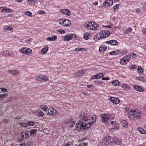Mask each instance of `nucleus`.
Wrapping results in <instances>:
<instances>
[{
    "mask_svg": "<svg viewBox=\"0 0 146 146\" xmlns=\"http://www.w3.org/2000/svg\"><path fill=\"white\" fill-rule=\"evenodd\" d=\"M79 117L80 119L77 122L76 125V129L79 131L83 129H87L95 123L96 119L95 115L88 116L84 112L80 113Z\"/></svg>",
    "mask_w": 146,
    "mask_h": 146,
    "instance_id": "1",
    "label": "nucleus"
},
{
    "mask_svg": "<svg viewBox=\"0 0 146 146\" xmlns=\"http://www.w3.org/2000/svg\"><path fill=\"white\" fill-rule=\"evenodd\" d=\"M141 113L140 111L137 110H131L128 113V117L131 119L139 120L141 117Z\"/></svg>",
    "mask_w": 146,
    "mask_h": 146,
    "instance_id": "2",
    "label": "nucleus"
},
{
    "mask_svg": "<svg viewBox=\"0 0 146 146\" xmlns=\"http://www.w3.org/2000/svg\"><path fill=\"white\" fill-rule=\"evenodd\" d=\"M111 34L108 31L104 30L94 36V39L95 40H98L108 37Z\"/></svg>",
    "mask_w": 146,
    "mask_h": 146,
    "instance_id": "3",
    "label": "nucleus"
},
{
    "mask_svg": "<svg viewBox=\"0 0 146 146\" xmlns=\"http://www.w3.org/2000/svg\"><path fill=\"white\" fill-rule=\"evenodd\" d=\"M59 24L64 26L67 27L71 25L70 21L68 19H62L59 20L58 21Z\"/></svg>",
    "mask_w": 146,
    "mask_h": 146,
    "instance_id": "4",
    "label": "nucleus"
},
{
    "mask_svg": "<svg viewBox=\"0 0 146 146\" xmlns=\"http://www.w3.org/2000/svg\"><path fill=\"white\" fill-rule=\"evenodd\" d=\"M111 115L110 114H104L102 115L101 120L102 122L106 123L108 121L111 119Z\"/></svg>",
    "mask_w": 146,
    "mask_h": 146,
    "instance_id": "5",
    "label": "nucleus"
},
{
    "mask_svg": "<svg viewBox=\"0 0 146 146\" xmlns=\"http://www.w3.org/2000/svg\"><path fill=\"white\" fill-rule=\"evenodd\" d=\"M130 60V56L127 55L125 56L121 60L120 64L121 65H125L128 63Z\"/></svg>",
    "mask_w": 146,
    "mask_h": 146,
    "instance_id": "6",
    "label": "nucleus"
},
{
    "mask_svg": "<svg viewBox=\"0 0 146 146\" xmlns=\"http://www.w3.org/2000/svg\"><path fill=\"white\" fill-rule=\"evenodd\" d=\"M21 53L26 55H29L32 52V50L29 48L25 47L20 50Z\"/></svg>",
    "mask_w": 146,
    "mask_h": 146,
    "instance_id": "7",
    "label": "nucleus"
},
{
    "mask_svg": "<svg viewBox=\"0 0 146 146\" xmlns=\"http://www.w3.org/2000/svg\"><path fill=\"white\" fill-rule=\"evenodd\" d=\"M85 72V70H80L76 72L74 75L77 77H81L84 74Z\"/></svg>",
    "mask_w": 146,
    "mask_h": 146,
    "instance_id": "8",
    "label": "nucleus"
},
{
    "mask_svg": "<svg viewBox=\"0 0 146 146\" xmlns=\"http://www.w3.org/2000/svg\"><path fill=\"white\" fill-rule=\"evenodd\" d=\"M112 0H107L103 4V6L107 8L112 5L113 4Z\"/></svg>",
    "mask_w": 146,
    "mask_h": 146,
    "instance_id": "9",
    "label": "nucleus"
},
{
    "mask_svg": "<svg viewBox=\"0 0 146 146\" xmlns=\"http://www.w3.org/2000/svg\"><path fill=\"white\" fill-rule=\"evenodd\" d=\"M75 35L73 34L66 35L64 38V40L66 41H67L72 39L74 38L75 37Z\"/></svg>",
    "mask_w": 146,
    "mask_h": 146,
    "instance_id": "10",
    "label": "nucleus"
},
{
    "mask_svg": "<svg viewBox=\"0 0 146 146\" xmlns=\"http://www.w3.org/2000/svg\"><path fill=\"white\" fill-rule=\"evenodd\" d=\"M29 134V132L27 130H24L21 133V137L23 139H25L28 137Z\"/></svg>",
    "mask_w": 146,
    "mask_h": 146,
    "instance_id": "11",
    "label": "nucleus"
},
{
    "mask_svg": "<svg viewBox=\"0 0 146 146\" xmlns=\"http://www.w3.org/2000/svg\"><path fill=\"white\" fill-rule=\"evenodd\" d=\"M36 80L39 81L44 82L46 81L48 78L45 76H39L36 77Z\"/></svg>",
    "mask_w": 146,
    "mask_h": 146,
    "instance_id": "12",
    "label": "nucleus"
},
{
    "mask_svg": "<svg viewBox=\"0 0 146 146\" xmlns=\"http://www.w3.org/2000/svg\"><path fill=\"white\" fill-rule=\"evenodd\" d=\"M56 112V111L55 109L52 108H49L48 110V114L50 115L55 114Z\"/></svg>",
    "mask_w": 146,
    "mask_h": 146,
    "instance_id": "13",
    "label": "nucleus"
},
{
    "mask_svg": "<svg viewBox=\"0 0 146 146\" xmlns=\"http://www.w3.org/2000/svg\"><path fill=\"white\" fill-rule=\"evenodd\" d=\"M110 100L115 104H117L120 102L119 99L114 97H111Z\"/></svg>",
    "mask_w": 146,
    "mask_h": 146,
    "instance_id": "14",
    "label": "nucleus"
},
{
    "mask_svg": "<svg viewBox=\"0 0 146 146\" xmlns=\"http://www.w3.org/2000/svg\"><path fill=\"white\" fill-rule=\"evenodd\" d=\"M134 89L138 91L142 92L144 91V90L141 87L138 85H134L133 86Z\"/></svg>",
    "mask_w": 146,
    "mask_h": 146,
    "instance_id": "15",
    "label": "nucleus"
},
{
    "mask_svg": "<svg viewBox=\"0 0 146 146\" xmlns=\"http://www.w3.org/2000/svg\"><path fill=\"white\" fill-rule=\"evenodd\" d=\"M57 37L56 36L52 35L50 37H46V39L49 41H55L57 40Z\"/></svg>",
    "mask_w": 146,
    "mask_h": 146,
    "instance_id": "16",
    "label": "nucleus"
},
{
    "mask_svg": "<svg viewBox=\"0 0 146 146\" xmlns=\"http://www.w3.org/2000/svg\"><path fill=\"white\" fill-rule=\"evenodd\" d=\"M107 44H110L113 45H115L117 44V42L115 40H111L106 42Z\"/></svg>",
    "mask_w": 146,
    "mask_h": 146,
    "instance_id": "17",
    "label": "nucleus"
},
{
    "mask_svg": "<svg viewBox=\"0 0 146 146\" xmlns=\"http://www.w3.org/2000/svg\"><path fill=\"white\" fill-rule=\"evenodd\" d=\"M48 50V46L47 45H46L41 49V52L43 54H46Z\"/></svg>",
    "mask_w": 146,
    "mask_h": 146,
    "instance_id": "18",
    "label": "nucleus"
},
{
    "mask_svg": "<svg viewBox=\"0 0 146 146\" xmlns=\"http://www.w3.org/2000/svg\"><path fill=\"white\" fill-rule=\"evenodd\" d=\"M61 11L63 14L66 15L68 16L70 15V13L69 10L66 9H62Z\"/></svg>",
    "mask_w": 146,
    "mask_h": 146,
    "instance_id": "19",
    "label": "nucleus"
},
{
    "mask_svg": "<svg viewBox=\"0 0 146 146\" xmlns=\"http://www.w3.org/2000/svg\"><path fill=\"white\" fill-rule=\"evenodd\" d=\"M91 30H95L96 29V28L98 25L97 24L94 22H92L91 23Z\"/></svg>",
    "mask_w": 146,
    "mask_h": 146,
    "instance_id": "20",
    "label": "nucleus"
},
{
    "mask_svg": "<svg viewBox=\"0 0 146 146\" xmlns=\"http://www.w3.org/2000/svg\"><path fill=\"white\" fill-rule=\"evenodd\" d=\"M102 76L100 73L97 74L93 76L91 78L93 79H97L101 78Z\"/></svg>",
    "mask_w": 146,
    "mask_h": 146,
    "instance_id": "21",
    "label": "nucleus"
},
{
    "mask_svg": "<svg viewBox=\"0 0 146 146\" xmlns=\"http://www.w3.org/2000/svg\"><path fill=\"white\" fill-rule=\"evenodd\" d=\"M8 72L10 73L13 75H17L19 73L18 70H9Z\"/></svg>",
    "mask_w": 146,
    "mask_h": 146,
    "instance_id": "22",
    "label": "nucleus"
},
{
    "mask_svg": "<svg viewBox=\"0 0 146 146\" xmlns=\"http://www.w3.org/2000/svg\"><path fill=\"white\" fill-rule=\"evenodd\" d=\"M107 46L105 45H101L100 46L99 49V51L100 52H104Z\"/></svg>",
    "mask_w": 146,
    "mask_h": 146,
    "instance_id": "23",
    "label": "nucleus"
},
{
    "mask_svg": "<svg viewBox=\"0 0 146 146\" xmlns=\"http://www.w3.org/2000/svg\"><path fill=\"white\" fill-rule=\"evenodd\" d=\"M121 123L122 126L123 127H128V123L126 121L124 120H122L121 121Z\"/></svg>",
    "mask_w": 146,
    "mask_h": 146,
    "instance_id": "24",
    "label": "nucleus"
},
{
    "mask_svg": "<svg viewBox=\"0 0 146 146\" xmlns=\"http://www.w3.org/2000/svg\"><path fill=\"white\" fill-rule=\"evenodd\" d=\"M111 124L114 127H116L117 129L119 128V126L118 124L116 123V122L114 121H111Z\"/></svg>",
    "mask_w": 146,
    "mask_h": 146,
    "instance_id": "25",
    "label": "nucleus"
},
{
    "mask_svg": "<svg viewBox=\"0 0 146 146\" xmlns=\"http://www.w3.org/2000/svg\"><path fill=\"white\" fill-rule=\"evenodd\" d=\"M1 12H11V9H7L5 8H3V7H0V9H1Z\"/></svg>",
    "mask_w": 146,
    "mask_h": 146,
    "instance_id": "26",
    "label": "nucleus"
},
{
    "mask_svg": "<svg viewBox=\"0 0 146 146\" xmlns=\"http://www.w3.org/2000/svg\"><path fill=\"white\" fill-rule=\"evenodd\" d=\"M40 108L45 111H46L47 110L48 107L45 105H42L40 106Z\"/></svg>",
    "mask_w": 146,
    "mask_h": 146,
    "instance_id": "27",
    "label": "nucleus"
},
{
    "mask_svg": "<svg viewBox=\"0 0 146 146\" xmlns=\"http://www.w3.org/2000/svg\"><path fill=\"white\" fill-rule=\"evenodd\" d=\"M36 132V130L35 129H32L30 130V135L31 136H34Z\"/></svg>",
    "mask_w": 146,
    "mask_h": 146,
    "instance_id": "28",
    "label": "nucleus"
},
{
    "mask_svg": "<svg viewBox=\"0 0 146 146\" xmlns=\"http://www.w3.org/2000/svg\"><path fill=\"white\" fill-rule=\"evenodd\" d=\"M9 51L8 50L4 51L1 52V55L3 56H6L9 55Z\"/></svg>",
    "mask_w": 146,
    "mask_h": 146,
    "instance_id": "29",
    "label": "nucleus"
},
{
    "mask_svg": "<svg viewBox=\"0 0 146 146\" xmlns=\"http://www.w3.org/2000/svg\"><path fill=\"white\" fill-rule=\"evenodd\" d=\"M37 115L39 116L42 117L44 115V113L41 111L39 110L37 111Z\"/></svg>",
    "mask_w": 146,
    "mask_h": 146,
    "instance_id": "30",
    "label": "nucleus"
},
{
    "mask_svg": "<svg viewBox=\"0 0 146 146\" xmlns=\"http://www.w3.org/2000/svg\"><path fill=\"white\" fill-rule=\"evenodd\" d=\"M8 96L7 93H5L0 95V100H2L3 98H5Z\"/></svg>",
    "mask_w": 146,
    "mask_h": 146,
    "instance_id": "31",
    "label": "nucleus"
},
{
    "mask_svg": "<svg viewBox=\"0 0 146 146\" xmlns=\"http://www.w3.org/2000/svg\"><path fill=\"white\" fill-rule=\"evenodd\" d=\"M137 130L139 131L142 134H145L146 133L145 131L143 128L139 127L137 129Z\"/></svg>",
    "mask_w": 146,
    "mask_h": 146,
    "instance_id": "32",
    "label": "nucleus"
},
{
    "mask_svg": "<svg viewBox=\"0 0 146 146\" xmlns=\"http://www.w3.org/2000/svg\"><path fill=\"white\" fill-rule=\"evenodd\" d=\"M113 84L115 86H119L120 85V83L117 80H115L112 82Z\"/></svg>",
    "mask_w": 146,
    "mask_h": 146,
    "instance_id": "33",
    "label": "nucleus"
},
{
    "mask_svg": "<svg viewBox=\"0 0 146 146\" xmlns=\"http://www.w3.org/2000/svg\"><path fill=\"white\" fill-rule=\"evenodd\" d=\"M19 123L20 125L22 127H27L28 126L27 123H26L25 122H20Z\"/></svg>",
    "mask_w": 146,
    "mask_h": 146,
    "instance_id": "34",
    "label": "nucleus"
},
{
    "mask_svg": "<svg viewBox=\"0 0 146 146\" xmlns=\"http://www.w3.org/2000/svg\"><path fill=\"white\" fill-rule=\"evenodd\" d=\"M3 29L5 30H11L12 29V28L11 27H9L7 25H5L3 26Z\"/></svg>",
    "mask_w": 146,
    "mask_h": 146,
    "instance_id": "35",
    "label": "nucleus"
},
{
    "mask_svg": "<svg viewBox=\"0 0 146 146\" xmlns=\"http://www.w3.org/2000/svg\"><path fill=\"white\" fill-rule=\"evenodd\" d=\"M122 88L125 90H128L129 89V87L128 86L125 84H123L122 86Z\"/></svg>",
    "mask_w": 146,
    "mask_h": 146,
    "instance_id": "36",
    "label": "nucleus"
},
{
    "mask_svg": "<svg viewBox=\"0 0 146 146\" xmlns=\"http://www.w3.org/2000/svg\"><path fill=\"white\" fill-rule=\"evenodd\" d=\"M119 5L118 4H116L113 6V8L114 11H117L119 8Z\"/></svg>",
    "mask_w": 146,
    "mask_h": 146,
    "instance_id": "37",
    "label": "nucleus"
},
{
    "mask_svg": "<svg viewBox=\"0 0 146 146\" xmlns=\"http://www.w3.org/2000/svg\"><path fill=\"white\" fill-rule=\"evenodd\" d=\"M27 125L30 126H33L34 125V122L32 121H28L27 123Z\"/></svg>",
    "mask_w": 146,
    "mask_h": 146,
    "instance_id": "38",
    "label": "nucleus"
},
{
    "mask_svg": "<svg viewBox=\"0 0 146 146\" xmlns=\"http://www.w3.org/2000/svg\"><path fill=\"white\" fill-rule=\"evenodd\" d=\"M137 69L138 71V73L141 74L143 72V70L141 67H138Z\"/></svg>",
    "mask_w": 146,
    "mask_h": 146,
    "instance_id": "39",
    "label": "nucleus"
},
{
    "mask_svg": "<svg viewBox=\"0 0 146 146\" xmlns=\"http://www.w3.org/2000/svg\"><path fill=\"white\" fill-rule=\"evenodd\" d=\"M85 27H87V28L88 29L91 30V23L88 22V24L85 25Z\"/></svg>",
    "mask_w": 146,
    "mask_h": 146,
    "instance_id": "40",
    "label": "nucleus"
},
{
    "mask_svg": "<svg viewBox=\"0 0 146 146\" xmlns=\"http://www.w3.org/2000/svg\"><path fill=\"white\" fill-rule=\"evenodd\" d=\"M111 137L110 136H107L104 139V141H109L110 140Z\"/></svg>",
    "mask_w": 146,
    "mask_h": 146,
    "instance_id": "41",
    "label": "nucleus"
},
{
    "mask_svg": "<svg viewBox=\"0 0 146 146\" xmlns=\"http://www.w3.org/2000/svg\"><path fill=\"white\" fill-rule=\"evenodd\" d=\"M84 38L86 40H88L89 39L88 34L87 33H85L84 34Z\"/></svg>",
    "mask_w": 146,
    "mask_h": 146,
    "instance_id": "42",
    "label": "nucleus"
},
{
    "mask_svg": "<svg viewBox=\"0 0 146 146\" xmlns=\"http://www.w3.org/2000/svg\"><path fill=\"white\" fill-rule=\"evenodd\" d=\"M117 129L116 127H114V128H111L109 129L110 131L112 132L115 131H116L118 129Z\"/></svg>",
    "mask_w": 146,
    "mask_h": 146,
    "instance_id": "43",
    "label": "nucleus"
},
{
    "mask_svg": "<svg viewBox=\"0 0 146 146\" xmlns=\"http://www.w3.org/2000/svg\"><path fill=\"white\" fill-rule=\"evenodd\" d=\"M117 53V52L115 51H112L110 52V54L111 55H116Z\"/></svg>",
    "mask_w": 146,
    "mask_h": 146,
    "instance_id": "44",
    "label": "nucleus"
},
{
    "mask_svg": "<svg viewBox=\"0 0 146 146\" xmlns=\"http://www.w3.org/2000/svg\"><path fill=\"white\" fill-rule=\"evenodd\" d=\"M58 32L61 34H64L65 33V31L63 29H60L58 31Z\"/></svg>",
    "mask_w": 146,
    "mask_h": 146,
    "instance_id": "45",
    "label": "nucleus"
},
{
    "mask_svg": "<svg viewBox=\"0 0 146 146\" xmlns=\"http://www.w3.org/2000/svg\"><path fill=\"white\" fill-rule=\"evenodd\" d=\"M131 30V28H128L127 29L125 30L124 32L125 33L127 34L129 33L130 31Z\"/></svg>",
    "mask_w": 146,
    "mask_h": 146,
    "instance_id": "46",
    "label": "nucleus"
},
{
    "mask_svg": "<svg viewBox=\"0 0 146 146\" xmlns=\"http://www.w3.org/2000/svg\"><path fill=\"white\" fill-rule=\"evenodd\" d=\"M84 49L83 48H77L76 49V51H79L82 50H84Z\"/></svg>",
    "mask_w": 146,
    "mask_h": 146,
    "instance_id": "47",
    "label": "nucleus"
},
{
    "mask_svg": "<svg viewBox=\"0 0 146 146\" xmlns=\"http://www.w3.org/2000/svg\"><path fill=\"white\" fill-rule=\"evenodd\" d=\"M0 89L1 91L3 92H7V90L6 88H1Z\"/></svg>",
    "mask_w": 146,
    "mask_h": 146,
    "instance_id": "48",
    "label": "nucleus"
},
{
    "mask_svg": "<svg viewBox=\"0 0 146 146\" xmlns=\"http://www.w3.org/2000/svg\"><path fill=\"white\" fill-rule=\"evenodd\" d=\"M131 56L133 58H135L137 57V55L135 53H132L131 54Z\"/></svg>",
    "mask_w": 146,
    "mask_h": 146,
    "instance_id": "49",
    "label": "nucleus"
},
{
    "mask_svg": "<svg viewBox=\"0 0 146 146\" xmlns=\"http://www.w3.org/2000/svg\"><path fill=\"white\" fill-rule=\"evenodd\" d=\"M33 142L31 141H29L27 143V146H30L33 144Z\"/></svg>",
    "mask_w": 146,
    "mask_h": 146,
    "instance_id": "50",
    "label": "nucleus"
},
{
    "mask_svg": "<svg viewBox=\"0 0 146 146\" xmlns=\"http://www.w3.org/2000/svg\"><path fill=\"white\" fill-rule=\"evenodd\" d=\"M25 13L28 16H30L32 14L30 12L28 11H27V12H25Z\"/></svg>",
    "mask_w": 146,
    "mask_h": 146,
    "instance_id": "51",
    "label": "nucleus"
},
{
    "mask_svg": "<svg viewBox=\"0 0 146 146\" xmlns=\"http://www.w3.org/2000/svg\"><path fill=\"white\" fill-rule=\"evenodd\" d=\"M78 146H87V144L86 143H83Z\"/></svg>",
    "mask_w": 146,
    "mask_h": 146,
    "instance_id": "52",
    "label": "nucleus"
},
{
    "mask_svg": "<svg viewBox=\"0 0 146 146\" xmlns=\"http://www.w3.org/2000/svg\"><path fill=\"white\" fill-rule=\"evenodd\" d=\"M12 99V97H9L7 98V100H6V102H10V101H11V100Z\"/></svg>",
    "mask_w": 146,
    "mask_h": 146,
    "instance_id": "53",
    "label": "nucleus"
},
{
    "mask_svg": "<svg viewBox=\"0 0 146 146\" xmlns=\"http://www.w3.org/2000/svg\"><path fill=\"white\" fill-rule=\"evenodd\" d=\"M75 125V122H71L70 123V126L72 127H73Z\"/></svg>",
    "mask_w": 146,
    "mask_h": 146,
    "instance_id": "54",
    "label": "nucleus"
},
{
    "mask_svg": "<svg viewBox=\"0 0 146 146\" xmlns=\"http://www.w3.org/2000/svg\"><path fill=\"white\" fill-rule=\"evenodd\" d=\"M109 79H110V78H108V77H107V78H105V77H103L102 78V80H109Z\"/></svg>",
    "mask_w": 146,
    "mask_h": 146,
    "instance_id": "55",
    "label": "nucleus"
},
{
    "mask_svg": "<svg viewBox=\"0 0 146 146\" xmlns=\"http://www.w3.org/2000/svg\"><path fill=\"white\" fill-rule=\"evenodd\" d=\"M3 122L6 124H7L8 122V120L7 119H4L3 120Z\"/></svg>",
    "mask_w": 146,
    "mask_h": 146,
    "instance_id": "56",
    "label": "nucleus"
},
{
    "mask_svg": "<svg viewBox=\"0 0 146 146\" xmlns=\"http://www.w3.org/2000/svg\"><path fill=\"white\" fill-rule=\"evenodd\" d=\"M137 67V66L136 65H132L131 66V68L132 69H135Z\"/></svg>",
    "mask_w": 146,
    "mask_h": 146,
    "instance_id": "57",
    "label": "nucleus"
},
{
    "mask_svg": "<svg viewBox=\"0 0 146 146\" xmlns=\"http://www.w3.org/2000/svg\"><path fill=\"white\" fill-rule=\"evenodd\" d=\"M45 13V12L44 11H39V13L40 14H42Z\"/></svg>",
    "mask_w": 146,
    "mask_h": 146,
    "instance_id": "58",
    "label": "nucleus"
},
{
    "mask_svg": "<svg viewBox=\"0 0 146 146\" xmlns=\"http://www.w3.org/2000/svg\"><path fill=\"white\" fill-rule=\"evenodd\" d=\"M103 26L104 27H107V28H108L109 29L111 28V25H109V26L106 25V26Z\"/></svg>",
    "mask_w": 146,
    "mask_h": 146,
    "instance_id": "59",
    "label": "nucleus"
},
{
    "mask_svg": "<svg viewBox=\"0 0 146 146\" xmlns=\"http://www.w3.org/2000/svg\"><path fill=\"white\" fill-rule=\"evenodd\" d=\"M15 118L16 119H20L21 117L20 116H17Z\"/></svg>",
    "mask_w": 146,
    "mask_h": 146,
    "instance_id": "60",
    "label": "nucleus"
},
{
    "mask_svg": "<svg viewBox=\"0 0 146 146\" xmlns=\"http://www.w3.org/2000/svg\"><path fill=\"white\" fill-rule=\"evenodd\" d=\"M20 146H25V143H21L19 145Z\"/></svg>",
    "mask_w": 146,
    "mask_h": 146,
    "instance_id": "61",
    "label": "nucleus"
},
{
    "mask_svg": "<svg viewBox=\"0 0 146 146\" xmlns=\"http://www.w3.org/2000/svg\"><path fill=\"white\" fill-rule=\"evenodd\" d=\"M93 86L92 85H88L87 86V87L89 88H90L91 87H92Z\"/></svg>",
    "mask_w": 146,
    "mask_h": 146,
    "instance_id": "62",
    "label": "nucleus"
},
{
    "mask_svg": "<svg viewBox=\"0 0 146 146\" xmlns=\"http://www.w3.org/2000/svg\"><path fill=\"white\" fill-rule=\"evenodd\" d=\"M24 139H23L22 138L19 139V141L20 142L22 141Z\"/></svg>",
    "mask_w": 146,
    "mask_h": 146,
    "instance_id": "63",
    "label": "nucleus"
},
{
    "mask_svg": "<svg viewBox=\"0 0 146 146\" xmlns=\"http://www.w3.org/2000/svg\"><path fill=\"white\" fill-rule=\"evenodd\" d=\"M64 146H70V144L69 143H67Z\"/></svg>",
    "mask_w": 146,
    "mask_h": 146,
    "instance_id": "64",
    "label": "nucleus"
}]
</instances>
